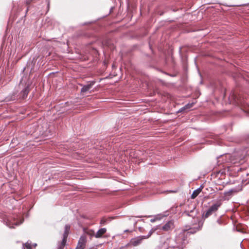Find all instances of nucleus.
<instances>
[{
  "label": "nucleus",
  "mask_w": 249,
  "mask_h": 249,
  "mask_svg": "<svg viewBox=\"0 0 249 249\" xmlns=\"http://www.w3.org/2000/svg\"><path fill=\"white\" fill-rule=\"evenodd\" d=\"M157 230V228H152L149 231L148 234L146 236H140L132 238L130 240V244L133 246H137L139 245L142 242V240L148 238L152 233Z\"/></svg>",
  "instance_id": "1"
},
{
  "label": "nucleus",
  "mask_w": 249,
  "mask_h": 249,
  "mask_svg": "<svg viewBox=\"0 0 249 249\" xmlns=\"http://www.w3.org/2000/svg\"><path fill=\"white\" fill-rule=\"evenodd\" d=\"M221 205V203L220 201L212 205L204 215L205 218L208 217L210 215H212V213L216 212Z\"/></svg>",
  "instance_id": "2"
},
{
  "label": "nucleus",
  "mask_w": 249,
  "mask_h": 249,
  "mask_svg": "<svg viewBox=\"0 0 249 249\" xmlns=\"http://www.w3.org/2000/svg\"><path fill=\"white\" fill-rule=\"evenodd\" d=\"M195 207L194 205L191 204L187 207L185 206V210L183 213V215L194 217L196 215V213L195 211Z\"/></svg>",
  "instance_id": "3"
},
{
  "label": "nucleus",
  "mask_w": 249,
  "mask_h": 249,
  "mask_svg": "<svg viewBox=\"0 0 249 249\" xmlns=\"http://www.w3.org/2000/svg\"><path fill=\"white\" fill-rule=\"evenodd\" d=\"M70 229V226L68 225H66L65 227V231L63 234V239L62 241L61 245L59 246V249H63L66 243V239L68 235L69 231Z\"/></svg>",
  "instance_id": "4"
},
{
  "label": "nucleus",
  "mask_w": 249,
  "mask_h": 249,
  "mask_svg": "<svg viewBox=\"0 0 249 249\" xmlns=\"http://www.w3.org/2000/svg\"><path fill=\"white\" fill-rule=\"evenodd\" d=\"M22 221H21L19 223H18L17 221H16L15 219L13 220L10 219H6L4 220V222L5 223V224L9 227L10 228H14L13 226L14 225H18L22 223Z\"/></svg>",
  "instance_id": "5"
},
{
  "label": "nucleus",
  "mask_w": 249,
  "mask_h": 249,
  "mask_svg": "<svg viewBox=\"0 0 249 249\" xmlns=\"http://www.w3.org/2000/svg\"><path fill=\"white\" fill-rule=\"evenodd\" d=\"M174 227V222L172 220L167 222L161 228V229L164 231H169L172 230Z\"/></svg>",
  "instance_id": "6"
},
{
  "label": "nucleus",
  "mask_w": 249,
  "mask_h": 249,
  "mask_svg": "<svg viewBox=\"0 0 249 249\" xmlns=\"http://www.w3.org/2000/svg\"><path fill=\"white\" fill-rule=\"evenodd\" d=\"M107 231V229L105 228H101L95 234V237L97 238H101L103 235L105 234Z\"/></svg>",
  "instance_id": "7"
},
{
  "label": "nucleus",
  "mask_w": 249,
  "mask_h": 249,
  "mask_svg": "<svg viewBox=\"0 0 249 249\" xmlns=\"http://www.w3.org/2000/svg\"><path fill=\"white\" fill-rule=\"evenodd\" d=\"M94 83V82H92L89 84L84 86L83 87V88L81 89V92L84 93V92L89 90L92 87Z\"/></svg>",
  "instance_id": "8"
},
{
  "label": "nucleus",
  "mask_w": 249,
  "mask_h": 249,
  "mask_svg": "<svg viewBox=\"0 0 249 249\" xmlns=\"http://www.w3.org/2000/svg\"><path fill=\"white\" fill-rule=\"evenodd\" d=\"M29 91V84H28L27 86L24 89H23L22 91L21 92V97L22 99L25 98L27 96Z\"/></svg>",
  "instance_id": "9"
},
{
  "label": "nucleus",
  "mask_w": 249,
  "mask_h": 249,
  "mask_svg": "<svg viewBox=\"0 0 249 249\" xmlns=\"http://www.w3.org/2000/svg\"><path fill=\"white\" fill-rule=\"evenodd\" d=\"M84 232L90 236L91 237L94 236L95 237V232L94 231L92 230L89 229H84Z\"/></svg>",
  "instance_id": "10"
},
{
  "label": "nucleus",
  "mask_w": 249,
  "mask_h": 249,
  "mask_svg": "<svg viewBox=\"0 0 249 249\" xmlns=\"http://www.w3.org/2000/svg\"><path fill=\"white\" fill-rule=\"evenodd\" d=\"M201 189H200V188H198V189L195 190L191 195V198L192 199L195 198L199 195V194L201 192Z\"/></svg>",
  "instance_id": "11"
},
{
  "label": "nucleus",
  "mask_w": 249,
  "mask_h": 249,
  "mask_svg": "<svg viewBox=\"0 0 249 249\" xmlns=\"http://www.w3.org/2000/svg\"><path fill=\"white\" fill-rule=\"evenodd\" d=\"M36 246V244H35L33 245H32L31 243L27 242L24 245H23V249H25V248L26 249H32L33 246L35 248Z\"/></svg>",
  "instance_id": "12"
},
{
  "label": "nucleus",
  "mask_w": 249,
  "mask_h": 249,
  "mask_svg": "<svg viewBox=\"0 0 249 249\" xmlns=\"http://www.w3.org/2000/svg\"><path fill=\"white\" fill-rule=\"evenodd\" d=\"M86 238L85 236H81L79 240V242H78V243L79 244H82L83 245H85L86 244Z\"/></svg>",
  "instance_id": "13"
},
{
  "label": "nucleus",
  "mask_w": 249,
  "mask_h": 249,
  "mask_svg": "<svg viewBox=\"0 0 249 249\" xmlns=\"http://www.w3.org/2000/svg\"><path fill=\"white\" fill-rule=\"evenodd\" d=\"M85 245L81 244L78 243L76 249H84L85 248Z\"/></svg>",
  "instance_id": "14"
},
{
  "label": "nucleus",
  "mask_w": 249,
  "mask_h": 249,
  "mask_svg": "<svg viewBox=\"0 0 249 249\" xmlns=\"http://www.w3.org/2000/svg\"><path fill=\"white\" fill-rule=\"evenodd\" d=\"M193 103L191 104H188L187 105H186L185 107V108H190V107H192L193 106Z\"/></svg>",
  "instance_id": "15"
},
{
  "label": "nucleus",
  "mask_w": 249,
  "mask_h": 249,
  "mask_svg": "<svg viewBox=\"0 0 249 249\" xmlns=\"http://www.w3.org/2000/svg\"><path fill=\"white\" fill-rule=\"evenodd\" d=\"M161 217L160 215H156L155 217V218L156 219V221L157 220H160L161 219Z\"/></svg>",
  "instance_id": "16"
},
{
  "label": "nucleus",
  "mask_w": 249,
  "mask_h": 249,
  "mask_svg": "<svg viewBox=\"0 0 249 249\" xmlns=\"http://www.w3.org/2000/svg\"><path fill=\"white\" fill-rule=\"evenodd\" d=\"M32 2V0H26V3L27 5L30 4Z\"/></svg>",
  "instance_id": "17"
},
{
  "label": "nucleus",
  "mask_w": 249,
  "mask_h": 249,
  "mask_svg": "<svg viewBox=\"0 0 249 249\" xmlns=\"http://www.w3.org/2000/svg\"><path fill=\"white\" fill-rule=\"evenodd\" d=\"M231 191H229V192H226L225 193V195H231Z\"/></svg>",
  "instance_id": "18"
},
{
  "label": "nucleus",
  "mask_w": 249,
  "mask_h": 249,
  "mask_svg": "<svg viewBox=\"0 0 249 249\" xmlns=\"http://www.w3.org/2000/svg\"><path fill=\"white\" fill-rule=\"evenodd\" d=\"M156 221V218H155V217H154V218L151 219L150 220V221H151V222H152V223H153V222H155Z\"/></svg>",
  "instance_id": "19"
},
{
  "label": "nucleus",
  "mask_w": 249,
  "mask_h": 249,
  "mask_svg": "<svg viewBox=\"0 0 249 249\" xmlns=\"http://www.w3.org/2000/svg\"><path fill=\"white\" fill-rule=\"evenodd\" d=\"M132 231H129V230H126L124 231V232H131Z\"/></svg>",
  "instance_id": "20"
},
{
  "label": "nucleus",
  "mask_w": 249,
  "mask_h": 249,
  "mask_svg": "<svg viewBox=\"0 0 249 249\" xmlns=\"http://www.w3.org/2000/svg\"><path fill=\"white\" fill-rule=\"evenodd\" d=\"M225 156H226V157H227H227H228V158H229V157H231V156H230L229 154L226 155Z\"/></svg>",
  "instance_id": "21"
},
{
  "label": "nucleus",
  "mask_w": 249,
  "mask_h": 249,
  "mask_svg": "<svg viewBox=\"0 0 249 249\" xmlns=\"http://www.w3.org/2000/svg\"><path fill=\"white\" fill-rule=\"evenodd\" d=\"M22 81H23V78L22 79V80H21V83H22Z\"/></svg>",
  "instance_id": "22"
},
{
  "label": "nucleus",
  "mask_w": 249,
  "mask_h": 249,
  "mask_svg": "<svg viewBox=\"0 0 249 249\" xmlns=\"http://www.w3.org/2000/svg\"><path fill=\"white\" fill-rule=\"evenodd\" d=\"M179 52H181V48H179Z\"/></svg>",
  "instance_id": "23"
},
{
  "label": "nucleus",
  "mask_w": 249,
  "mask_h": 249,
  "mask_svg": "<svg viewBox=\"0 0 249 249\" xmlns=\"http://www.w3.org/2000/svg\"><path fill=\"white\" fill-rule=\"evenodd\" d=\"M231 162H233V163H235V162H233V161H232V160H231Z\"/></svg>",
  "instance_id": "24"
},
{
  "label": "nucleus",
  "mask_w": 249,
  "mask_h": 249,
  "mask_svg": "<svg viewBox=\"0 0 249 249\" xmlns=\"http://www.w3.org/2000/svg\"><path fill=\"white\" fill-rule=\"evenodd\" d=\"M101 223H104V221H101Z\"/></svg>",
  "instance_id": "25"
},
{
  "label": "nucleus",
  "mask_w": 249,
  "mask_h": 249,
  "mask_svg": "<svg viewBox=\"0 0 249 249\" xmlns=\"http://www.w3.org/2000/svg\"><path fill=\"white\" fill-rule=\"evenodd\" d=\"M101 223H104V221H101Z\"/></svg>",
  "instance_id": "26"
}]
</instances>
